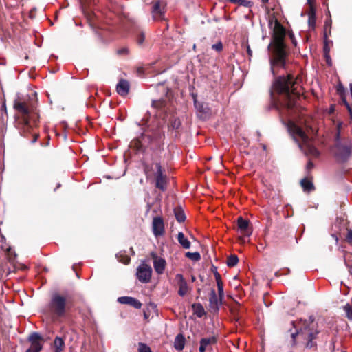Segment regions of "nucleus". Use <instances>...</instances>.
<instances>
[{"mask_svg":"<svg viewBox=\"0 0 352 352\" xmlns=\"http://www.w3.org/2000/svg\"><path fill=\"white\" fill-rule=\"evenodd\" d=\"M273 89L283 95L281 105L291 109L296 105V100L300 97L301 85L298 78H294L289 74L286 77L280 76L275 80Z\"/></svg>","mask_w":352,"mask_h":352,"instance_id":"nucleus-1","label":"nucleus"},{"mask_svg":"<svg viewBox=\"0 0 352 352\" xmlns=\"http://www.w3.org/2000/svg\"><path fill=\"white\" fill-rule=\"evenodd\" d=\"M274 32L273 50L274 57L271 60V70L273 74H275L276 69L284 67L285 63V52L283 43L285 30L278 23H276Z\"/></svg>","mask_w":352,"mask_h":352,"instance_id":"nucleus-2","label":"nucleus"},{"mask_svg":"<svg viewBox=\"0 0 352 352\" xmlns=\"http://www.w3.org/2000/svg\"><path fill=\"white\" fill-rule=\"evenodd\" d=\"M289 131L295 141L298 142L299 147L303 150L306 154H309L313 156H318L319 155L318 150L309 142L308 136L299 126L292 124L289 126Z\"/></svg>","mask_w":352,"mask_h":352,"instance_id":"nucleus-3","label":"nucleus"},{"mask_svg":"<svg viewBox=\"0 0 352 352\" xmlns=\"http://www.w3.org/2000/svg\"><path fill=\"white\" fill-rule=\"evenodd\" d=\"M314 322L313 317H310L309 320H302L300 319L298 322H297L296 324H294V327L297 329L296 333H292V337L294 339L296 336H301L307 340V343L306 346L307 348H311L314 346V343L313 342V340L315 338V333L310 331L309 326Z\"/></svg>","mask_w":352,"mask_h":352,"instance_id":"nucleus-4","label":"nucleus"},{"mask_svg":"<svg viewBox=\"0 0 352 352\" xmlns=\"http://www.w3.org/2000/svg\"><path fill=\"white\" fill-rule=\"evenodd\" d=\"M65 306L66 300L63 296L59 294H54L52 296L50 304V309L52 313L58 316H63L65 311Z\"/></svg>","mask_w":352,"mask_h":352,"instance_id":"nucleus-5","label":"nucleus"},{"mask_svg":"<svg viewBox=\"0 0 352 352\" xmlns=\"http://www.w3.org/2000/svg\"><path fill=\"white\" fill-rule=\"evenodd\" d=\"M154 170H155L156 187L162 191L166 190L167 179L166 176L163 174L161 165L159 163H155L154 164Z\"/></svg>","mask_w":352,"mask_h":352,"instance_id":"nucleus-6","label":"nucleus"},{"mask_svg":"<svg viewBox=\"0 0 352 352\" xmlns=\"http://www.w3.org/2000/svg\"><path fill=\"white\" fill-rule=\"evenodd\" d=\"M152 269L146 263H142L137 269L136 276L138 280L144 283H148L151 280Z\"/></svg>","mask_w":352,"mask_h":352,"instance_id":"nucleus-7","label":"nucleus"},{"mask_svg":"<svg viewBox=\"0 0 352 352\" xmlns=\"http://www.w3.org/2000/svg\"><path fill=\"white\" fill-rule=\"evenodd\" d=\"M28 340L30 342V347L26 352H40L42 349V338L39 333L34 332L29 336Z\"/></svg>","mask_w":352,"mask_h":352,"instance_id":"nucleus-8","label":"nucleus"},{"mask_svg":"<svg viewBox=\"0 0 352 352\" xmlns=\"http://www.w3.org/2000/svg\"><path fill=\"white\" fill-rule=\"evenodd\" d=\"M165 3L157 1L155 2L152 8V15L155 20H163L165 13Z\"/></svg>","mask_w":352,"mask_h":352,"instance_id":"nucleus-9","label":"nucleus"},{"mask_svg":"<svg viewBox=\"0 0 352 352\" xmlns=\"http://www.w3.org/2000/svg\"><path fill=\"white\" fill-rule=\"evenodd\" d=\"M14 108L23 116V121L25 126H28L29 124L28 119L27 116L29 115L30 110L28 105L23 102L21 101H15L14 104Z\"/></svg>","mask_w":352,"mask_h":352,"instance_id":"nucleus-10","label":"nucleus"},{"mask_svg":"<svg viewBox=\"0 0 352 352\" xmlns=\"http://www.w3.org/2000/svg\"><path fill=\"white\" fill-rule=\"evenodd\" d=\"M175 280L179 286L178 294L181 296H184L190 290V287L188 285L186 280L181 274H177L175 276Z\"/></svg>","mask_w":352,"mask_h":352,"instance_id":"nucleus-11","label":"nucleus"},{"mask_svg":"<svg viewBox=\"0 0 352 352\" xmlns=\"http://www.w3.org/2000/svg\"><path fill=\"white\" fill-rule=\"evenodd\" d=\"M222 298H218L214 289H212L209 296V307L212 311L217 312L219 311V305L221 304Z\"/></svg>","mask_w":352,"mask_h":352,"instance_id":"nucleus-12","label":"nucleus"},{"mask_svg":"<svg viewBox=\"0 0 352 352\" xmlns=\"http://www.w3.org/2000/svg\"><path fill=\"white\" fill-rule=\"evenodd\" d=\"M335 149L336 155L342 161L346 160L351 155V148L348 146L338 144Z\"/></svg>","mask_w":352,"mask_h":352,"instance_id":"nucleus-13","label":"nucleus"},{"mask_svg":"<svg viewBox=\"0 0 352 352\" xmlns=\"http://www.w3.org/2000/svg\"><path fill=\"white\" fill-rule=\"evenodd\" d=\"M164 221L161 217H155L153 220V232L155 236H161L164 234Z\"/></svg>","mask_w":352,"mask_h":352,"instance_id":"nucleus-14","label":"nucleus"},{"mask_svg":"<svg viewBox=\"0 0 352 352\" xmlns=\"http://www.w3.org/2000/svg\"><path fill=\"white\" fill-rule=\"evenodd\" d=\"M217 338L214 336L201 338L200 340V346L199 348V352H205L206 350L209 349L210 347L216 344Z\"/></svg>","mask_w":352,"mask_h":352,"instance_id":"nucleus-15","label":"nucleus"},{"mask_svg":"<svg viewBox=\"0 0 352 352\" xmlns=\"http://www.w3.org/2000/svg\"><path fill=\"white\" fill-rule=\"evenodd\" d=\"M118 301L121 304L130 305L136 309H140L142 307V303L138 300L130 296L119 297Z\"/></svg>","mask_w":352,"mask_h":352,"instance_id":"nucleus-16","label":"nucleus"},{"mask_svg":"<svg viewBox=\"0 0 352 352\" xmlns=\"http://www.w3.org/2000/svg\"><path fill=\"white\" fill-rule=\"evenodd\" d=\"M117 92L121 96H126L129 91V83L126 80H120L116 86Z\"/></svg>","mask_w":352,"mask_h":352,"instance_id":"nucleus-17","label":"nucleus"},{"mask_svg":"<svg viewBox=\"0 0 352 352\" xmlns=\"http://www.w3.org/2000/svg\"><path fill=\"white\" fill-rule=\"evenodd\" d=\"M237 225L239 229L243 234L245 236H249L250 234V232L248 230L249 221L248 220H245L240 217L238 218Z\"/></svg>","mask_w":352,"mask_h":352,"instance_id":"nucleus-18","label":"nucleus"},{"mask_svg":"<svg viewBox=\"0 0 352 352\" xmlns=\"http://www.w3.org/2000/svg\"><path fill=\"white\" fill-rule=\"evenodd\" d=\"M153 266L155 272L161 274L164 272L165 266H166V261L162 258H158L155 257L153 261Z\"/></svg>","mask_w":352,"mask_h":352,"instance_id":"nucleus-19","label":"nucleus"},{"mask_svg":"<svg viewBox=\"0 0 352 352\" xmlns=\"http://www.w3.org/2000/svg\"><path fill=\"white\" fill-rule=\"evenodd\" d=\"M195 106L199 113V116H200L203 119H205L208 114V108L204 107V105L202 103L197 102V100L195 99Z\"/></svg>","mask_w":352,"mask_h":352,"instance_id":"nucleus-20","label":"nucleus"},{"mask_svg":"<svg viewBox=\"0 0 352 352\" xmlns=\"http://www.w3.org/2000/svg\"><path fill=\"white\" fill-rule=\"evenodd\" d=\"M185 338L182 334H178L174 341V346L178 350L181 351L184 348Z\"/></svg>","mask_w":352,"mask_h":352,"instance_id":"nucleus-21","label":"nucleus"},{"mask_svg":"<svg viewBox=\"0 0 352 352\" xmlns=\"http://www.w3.org/2000/svg\"><path fill=\"white\" fill-rule=\"evenodd\" d=\"M177 240L179 244L185 249H189L190 248V242L184 236V233L180 232L177 234Z\"/></svg>","mask_w":352,"mask_h":352,"instance_id":"nucleus-22","label":"nucleus"},{"mask_svg":"<svg viewBox=\"0 0 352 352\" xmlns=\"http://www.w3.org/2000/svg\"><path fill=\"white\" fill-rule=\"evenodd\" d=\"M192 310L194 314H195L199 318H201L206 314L204 308L200 303L193 304Z\"/></svg>","mask_w":352,"mask_h":352,"instance_id":"nucleus-23","label":"nucleus"},{"mask_svg":"<svg viewBox=\"0 0 352 352\" xmlns=\"http://www.w3.org/2000/svg\"><path fill=\"white\" fill-rule=\"evenodd\" d=\"M54 352H62L65 347V342L60 337H56L54 341Z\"/></svg>","mask_w":352,"mask_h":352,"instance_id":"nucleus-24","label":"nucleus"},{"mask_svg":"<svg viewBox=\"0 0 352 352\" xmlns=\"http://www.w3.org/2000/svg\"><path fill=\"white\" fill-rule=\"evenodd\" d=\"M174 213H175V218L178 222L182 223L185 221L186 215H185L184 211L181 208H175L174 210Z\"/></svg>","mask_w":352,"mask_h":352,"instance_id":"nucleus-25","label":"nucleus"},{"mask_svg":"<svg viewBox=\"0 0 352 352\" xmlns=\"http://www.w3.org/2000/svg\"><path fill=\"white\" fill-rule=\"evenodd\" d=\"M301 186L304 190L311 191L314 189L312 182L307 179H303L301 180Z\"/></svg>","mask_w":352,"mask_h":352,"instance_id":"nucleus-26","label":"nucleus"},{"mask_svg":"<svg viewBox=\"0 0 352 352\" xmlns=\"http://www.w3.org/2000/svg\"><path fill=\"white\" fill-rule=\"evenodd\" d=\"M238 262H239V258H238L237 256L230 255V256H228L226 263H227L228 266H229V267H234L237 264Z\"/></svg>","mask_w":352,"mask_h":352,"instance_id":"nucleus-27","label":"nucleus"},{"mask_svg":"<svg viewBox=\"0 0 352 352\" xmlns=\"http://www.w3.org/2000/svg\"><path fill=\"white\" fill-rule=\"evenodd\" d=\"M185 256L187 258H188L192 261H199L201 258L200 254L198 252H187L185 254Z\"/></svg>","mask_w":352,"mask_h":352,"instance_id":"nucleus-28","label":"nucleus"},{"mask_svg":"<svg viewBox=\"0 0 352 352\" xmlns=\"http://www.w3.org/2000/svg\"><path fill=\"white\" fill-rule=\"evenodd\" d=\"M229 1L239 4L240 6H243L245 7H250L252 5V2L247 0H228Z\"/></svg>","mask_w":352,"mask_h":352,"instance_id":"nucleus-29","label":"nucleus"},{"mask_svg":"<svg viewBox=\"0 0 352 352\" xmlns=\"http://www.w3.org/2000/svg\"><path fill=\"white\" fill-rule=\"evenodd\" d=\"M138 352H152L151 348L144 343L138 344Z\"/></svg>","mask_w":352,"mask_h":352,"instance_id":"nucleus-30","label":"nucleus"},{"mask_svg":"<svg viewBox=\"0 0 352 352\" xmlns=\"http://www.w3.org/2000/svg\"><path fill=\"white\" fill-rule=\"evenodd\" d=\"M116 256L118 261L123 263L124 264H128L130 262V258L126 255L122 254V253L118 254Z\"/></svg>","mask_w":352,"mask_h":352,"instance_id":"nucleus-31","label":"nucleus"},{"mask_svg":"<svg viewBox=\"0 0 352 352\" xmlns=\"http://www.w3.org/2000/svg\"><path fill=\"white\" fill-rule=\"evenodd\" d=\"M344 310L346 313V317L349 320H352V307L349 304H346L344 306Z\"/></svg>","mask_w":352,"mask_h":352,"instance_id":"nucleus-32","label":"nucleus"},{"mask_svg":"<svg viewBox=\"0 0 352 352\" xmlns=\"http://www.w3.org/2000/svg\"><path fill=\"white\" fill-rule=\"evenodd\" d=\"M152 105L155 108H161L164 105V100H158L153 101Z\"/></svg>","mask_w":352,"mask_h":352,"instance_id":"nucleus-33","label":"nucleus"},{"mask_svg":"<svg viewBox=\"0 0 352 352\" xmlns=\"http://www.w3.org/2000/svg\"><path fill=\"white\" fill-rule=\"evenodd\" d=\"M217 287H218L219 296V297L221 298H222L223 297V295H224L223 287V283L222 282L217 283Z\"/></svg>","mask_w":352,"mask_h":352,"instance_id":"nucleus-34","label":"nucleus"},{"mask_svg":"<svg viewBox=\"0 0 352 352\" xmlns=\"http://www.w3.org/2000/svg\"><path fill=\"white\" fill-rule=\"evenodd\" d=\"M212 48L217 52H221L223 49V45L221 42H218L212 45Z\"/></svg>","mask_w":352,"mask_h":352,"instance_id":"nucleus-35","label":"nucleus"},{"mask_svg":"<svg viewBox=\"0 0 352 352\" xmlns=\"http://www.w3.org/2000/svg\"><path fill=\"white\" fill-rule=\"evenodd\" d=\"M145 39V36L144 33H140L137 38V42L139 45H142Z\"/></svg>","mask_w":352,"mask_h":352,"instance_id":"nucleus-36","label":"nucleus"},{"mask_svg":"<svg viewBox=\"0 0 352 352\" xmlns=\"http://www.w3.org/2000/svg\"><path fill=\"white\" fill-rule=\"evenodd\" d=\"M347 241L352 243V230H349L346 236Z\"/></svg>","mask_w":352,"mask_h":352,"instance_id":"nucleus-37","label":"nucleus"},{"mask_svg":"<svg viewBox=\"0 0 352 352\" xmlns=\"http://www.w3.org/2000/svg\"><path fill=\"white\" fill-rule=\"evenodd\" d=\"M180 125V122L178 120H175L172 124L173 128L177 129Z\"/></svg>","mask_w":352,"mask_h":352,"instance_id":"nucleus-38","label":"nucleus"},{"mask_svg":"<svg viewBox=\"0 0 352 352\" xmlns=\"http://www.w3.org/2000/svg\"><path fill=\"white\" fill-rule=\"evenodd\" d=\"M128 52V50L126 48H122L118 50V54H126Z\"/></svg>","mask_w":352,"mask_h":352,"instance_id":"nucleus-39","label":"nucleus"},{"mask_svg":"<svg viewBox=\"0 0 352 352\" xmlns=\"http://www.w3.org/2000/svg\"><path fill=\"white\" fill-rule=\"evenodd\" d=\"M214 276H215L217 283L222 282L221 279V276L217 272H215Z\"/></svg>","mask_w":352,"mask_h":352,"instance_id":"nucleus-40","label":"nucleus"},{"mask_svg":"<svg viewBox=\"0 0 352 352\" xmlns=\"http://www.w3.org/2000/svg\"><path fill=\"white\" fill-rule=\"evenodd\" d=\"M343 102H344L348 111L351 113V107L349 106V104H348V102L346 101L345 99L343 100Z\"/></svg>","mask_w":352,"mask_h":352,"instance_id":"nucleus-41","label":"nucleus"},{"mask_svg":"<svg viewBox=\"0 0 352 352\" xmlns=\"http://www.w3.org/2000/svg\"><path fill=\"white\" fill-rule=\"evenodd\" d=\"M314 167V164L311 162H309L307 165L308 169H311Z\"/></svg>","mask_w":352,"mask_h":352,"instance_id":"nucleus-42","label":"nucleus"},{"mask_svg":"<svg viewBox=\"0 0 352 352\" xmlns=\"http://www.w3.org/2000/svg\"><path fill=\"white\" fill-rule=\"evenodd\" d=\"M38 138V134H35L34 136L33 140H32V143H35L37 141Z\"/></svg>","mask_w":352,"mask_h":352,"instance_id":"nucleus-43","label":"nucleus"},{"mask_svg":"<svg viewBox=\"0 0 352 352\" xmlns=\"http://www.w3.org/2000/svg\"><path fill=\"white\" fill-rule=\"evenodd\" d=\"M247 52H248V55H249V56H252V50H251V49H250V46H248V47H247Z\"/></svg>","mask_w":352,"mask_h":352,"instance_id":"nucleus-44","label":"nucleus"},{"mask_svg":"<svg viewBox=\"0 0 352 352\" xmlns=\"http://www.w3.org/2000/svg\"><path fill=\"white\" fill-rule=\"evenodd\" d=\"M314 1H315V0H307L308 3H309V4H311V3H312V2H314Z\"/></svg>","mask_w":352,"mask_h":352,"instance_id":"nucleus-45","label":"nucleus"},{"mask_svg":"<svg viewBox=\"0 0 352 352\" xmlns=\"http://www.w3.org/2000/svg\"><path fill=\"white\" fill-rule=\"evenodd\" d=\"M351 94H352V83L349 85Z\"/></svg>","mask_w":352,"mask_h":352,"instance_id":"nucleus-46","label":"nucleus"},{"mask_svg":"<svg viewBox=\"0 0 352 352\" xmlns=\"http://www.w3.org/2000/svg\"><path fill=\"white\" fill-rule=\"evenodd\" d=\"M261 1L263 3H265L268 1V0H261Z\"/></svg>","mask_w":352,"mask_h":352,"instance_id":"nucleus-47","label":"nucleus"},{"mask_svg":"<svg viewBox=\"0 0 352 352\" xmlns=\"http://www.w3.org/2000/svg\"><path fill=\"white\" fill-rule=\"evenodd\" d=\"M329 62H330V60H327V63H328V64H330V63H329Z\"/></svg>","mask_w":352,"mask_h":352,"instance_id":"nucleus-48","label":"nucleus"},{"mask_svg":"<svg viewBox=\"0 0 352 352\" xmlns=\"http://www.w3.org/2000/svg\"><path fill=\"white\" fill-rule=\"evenodd\" d=\"M329 62H330V60H327V63H328V64H330V63H329Z\"/></svg>","mask_w":352,"mask_h":352,"instance_id":"nucleus-49","label":"nucleus"}]
</instances>
